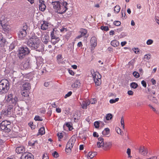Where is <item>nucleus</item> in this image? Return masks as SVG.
Listing matches in <instances>:
<instances>
[{
    "instance_id": "obj_1",
    "label": "nucleus",
    "mask_w": 159,
    "mask_h": 159,
    "mask_svg": "<svg viewBox=\"0 0 159 159\" xmlns=\"http://www.w3.org/2000/svg\"><path fill=\"white\" fill-rule=\"evenodd\" d=\"M27 44L32 49H35L39 52L44 50V45L41 43L39 38L35 35L32 36L29 39Z\"/></svg>"
},
{
    "instance_id": "obj_2",
    "label": "nucleus",
    "mask_w": 159,
    "mask_h": 159,
    "mask_svg": "<svg viewBox=\"0 0 159 159\" xmlns=\"http://www.w3.org/2000/svg\"><path fill=\"white\" fill-rule=\"evenodd\" d=\"M52 4L53 8L58 13H64L68 9L67 7L68 3L66 2H64L62 3H60L59 1L52 2Z\"/></svg>"
},
{
    "instance_id": "obj_3",
    "label": "nucleus",
    "mask_w": 159,
    "mask_h": 159,
    "mask_svg": "<svg viewBox=\"0 0 159 159\" xmlns=\"http://www.w3.org/2000/svg\"><path fill=\"white\" fill-rule=\"evenodd\" d=\"M9 84L8 80L3 79L0 82V93L7 92L9 89Z\"/></svg>"
},
{
    "instance_id": "obj_4",
    "label": "nucleus",
    "mask_w": 159,
    "mask_h": 159,
    "mask_svg": "<svg viewBox=\"0 0 159 159\" xmlns=\"http://www.w3.org/2000/svg\"><path fill=\"white\" fill-rule=\"evenodd\" d=\"M91 72L96 85H100L101 84V75L98 72L95 71L93 69L91 70Z\"/></svg>"
},
{
    "instance_id": "obj_5",
    "label": "nucleus",
    "mask_w": 159,
    "mask_h": 159,
    "mask_svg": "<svg viewBox=\"0 0 159 159\" xmlns=\"http://www.w3.org/2000/svg\"><path fill=\"white\" fill-rule=\"evenodd\" d=\"M6 101L9 103L16 105L17 103L18 98L16 96L11 93L6 97Z\"/></svg>"
},
{
    "instance_id": "obj_6",
    "label": "nucleus",
    "mask_w": 159,
    "mask_h": 159,
    "mask_svg": "<svg viewBox=\"0 0 159 159\" xmlns=\"http://www.w3.org/2000/svg\"><path fill=\"white\" fill-rule=\"evenodd\" d=\"M30 53V50L27 47H22L19 48L18 51V56L20 59L24 58L26 55Z\"/></svg>"
},
{
    "instance_id": "obj_7",
    "label": "nucleus",
    "mask_w": 159,
    "mask_h": 159,
    "mask_svg": "<svg viewBox=\"0 0 159 159\" xmlns=\"http://www.w3.org/2000/svg\"><path fill=\"white\" fill-rule=\"evenodd\" d=\"M10 124L11 122L10 121L7 120H3L0 124V129L9 131L10 130L9 128Z\"/></svg>"
},
{
    "instance_id": "obj_8",
    "label": "nucleus",
    "mask_w": 159,
    "mask_h": 159,
    "mask_svg": "<svg viewBox=\"0 0 159 159\" xmlns=\"http://www.w3.org/2000/svg\"><path fill=\"white\" fill-rule=\"evenodd\" d=\"M75 142V140L71 138L68 142L66 148V152L68 154L70 153L71 152V149L73 148Z\"/></svg>"
},
{
    "instance_id": "obj_9",
    "label": "nucleus",
    "mask_w": 159,
    "mask_h": 159,
    "mask_svg": "<svg viewBox=\"0 0 159 159\" xmlns=\"http://www.w3.org/2000/svg\"><path fill=\"white\" fill-rule=\"evenodd\" d=\"M12 108L13 106L9 105L7 107V109L2 110L1 113L2 116H0V119L2 118L3 115L6 116H11L13 111Z\"/></svg>"
},
{
    "instance_id": "obj_10",
    "label": "nucleus",
    "mask_w": 159,
    "mask_h": 159,
    "mask_svg": "<svg viewBox=\"0 0 159 159\" xmlns=\"http://www.w3.org/2000/svg\"><path fill=\"white\" fill-rule=\"evenodd\" d=\"M27 29L26 25H24L23 28H21L18 33V37L20 39H24L26 36L27 32L26 30Z\"/></svg>"
},
{
    "instance_id": "obj_11",
    "label": "nucleus",
    "mask_w": 159,
    "mask_h": 159,
    "mask_svg": "<svg viewBox=\"0 0 159 159\" xmlns=\"http://www.w3.org/2000/svg\"><path fill=\"white\" fill-rule=\"evenodd\" d=\"M112 146V143L110 141L105 142L104 145L102 147L103 150L105 151H108L110 150Z\"/></svg>"
},
{
    "instance_id": "obj_12",
    "label": "nucleus",
    "mask_w": 159,
    "mask_h": 159,
    "mask_svg": "<svg viewBox=\"0 0 159 159\" xmlns=\"http://www.w3.org/2000/svg\"><path fill=\"white\" fill-rule=\"evenodd\" d=\"M52 25L49 23L45 21H43V23L41 24V29L43 30H48L52 27Z\"/></svg>"
},
{
    "instance_id": "obj_13",
    "label": "nucleus",
    "mask_w": 159,
    "mask_h": 159,
    "mask_svg": "<svg viewBox=\"0 0 159 159\" xmlns=\"http://www.w3.org/2000/svg\"><path fill=\"white\" fill-rule=\"evenodd\" d=\"M148 148L144 146H141L139 148V153L143 156L147 155L148 153Z\"/></svg>"
},
{
    "instance_id": "obj_14",
    "label": "nucleus",
    "mask_w": 159,
    "mask_h": 159,
    "mask_svg": "<svg viewBox=\"0 0 159 159\" xmlns=\"http://www.w3.org/2000/svg\"><path fill=\"white\" fill-rule=\"evenodd\" d=\"M29 145L32 146L33 148L35 149H37L39 146V144L37 140L33 141L31 140L29 142Z\"/></svg>"
},
{
    "instance_id": "obj_15",
    "label": "nucleus",
    "mask_w": 159,
    "mask_h": 159,
    "mask_svg": "<svg viewBox=\"0 0 159 159\" xmlns=\"http://www.w3.org/2000/svg\"><path fill=\"white\" fill-rule=\"evenodd\" d=\"M87 32L88 31L86 29L83 28L80 29L79 31V33L80 34L77 36L76 37V39H79L84 36L85 37H86V36L85 35L87 34ZM88 36H87V37Z\"/></svg>"
},
{
    "instance_id": "obj_16",
    "label": "nucleus",
    "mask_w": 159,
    "mask_h": 159,
    "mask_svg": "<svg viewBox=\"0 0 159 159\" xmlns=\"http://www.w3.org/2000/svg\"><path fill=\"white\" fill-rule=\"evenodd\" d=\"M90 46L91 48H95L97 45V41L95 36L92 37L90 41Z\"/></svg>"
},
{
    "instance_id": "obj_17",
    "label": "nucleus",
    "mask_w": 159,
    "mask_h": 159,
    "mask_svg": "<svg viewBox=\"0 0 159 159\" xmlns=\"http://www.w3.org/2000/svg\"><path fill=\"white\" fill-rule=\"evenodd\" d=\"M80 103L81 106L82 108L84 109H86L87 106L89 105L90 102L88 100H84L80 99Z\"/></svg>"
},
{
    "instance_id": "obj_18",
    "label": "nucleus",
    "mask_w": 159,
    "mask_h": 159,
    "mask_svg": "<svg viewBox=\"0 0 159 159\" xmlns=\"http://www.w3.org/2000/svg\"><path fill=\"white\" fill-rule=\"evenodd\" d=\"M39 9L42 11H44L46 9V6L43 0H39Z\"/></svg>"
},
{
    "instance_id": "obj_19",
    "label": "nucleus",
    "mask_w": 159,
    "mask_h": 159,
    "mask_svg": "<svg viewBox=\"0 0 159 159\" xmlns=\"http://www.w3.org/2000/svg\"><path fill=\"white\" fill-rule=\"evenodd\" d=\"M98 141L97 143V146L98 148H102L103 145H104L105 142L104 139L102 137H100L98 139Z\"/></svg>"
},
{
    "instance_id": "obj_20",
    "label": "nucleus",
    "mask_w": 159,
    "mask_h": 159,
    "mask_svg": "<svg viewBox=\"0 0 159 159\" xmlns=\"http://www.w3.org/2000/svg\"><path fill=\"white\" fill-rule=\"evenodd\" d=\"M6 42V39L3 37L2 34L0 33V45L1 47H4Z\"/></svg>"
},
{
    "instance_id": "obj_21",
    "label": "nucleus",
    "mask_w": 159,
    "mask_h": 159,
    "mask_svg": "<svg viewBox=\"0 0 159 159\" xmlns=\"http://www.w3.org/2000/svg\"><path fill=\"white\" fill-rule=\"evenodd\" d=\"M42 40L45 44H47L49 40V36L47 35H42Z\"/></svg>"
},
{
    "instance_id": "obj_22",
    "label": "nucleus",
    "mask_w": 159,
    "mask_h": 159,
    "mask_svg": "<svg viewBox=\"0 0 159 159\" xmlns=\"http://www.w3.org/2000/svg\"><path fill=\"white\" fill-rule=\"evenodd\" d=\"M7 19L4 16H2L0 17V24L1 25L7 24Z\"/></svg>"
},
{
    "instance_id": "obj_23",
    "label": "nucleus",
    "mask_w": 159,
    "mask_h": 159,
    "mask_svg": "<svg viewBox=\"0 0 159 159\" xmlns=\"http://www.w3.org/2000/svg\"><path fill=\"white\" fill-rule=\"evenodd\" d=\"M30 84L28 82L25 83L22 85V89L26 90L29 91L30 90Z\"/></svg>"
},
{
    "instance_id": "obj_24",
    "label": "nucleus",
    "mask_w": 159,
    "mask_h": 159,
    "mask_svg": "<svg viewBox=\"0 0 159 159\" xmlns=\"http://www.w3.org/2000/svg\"><path fill=\"white\" fill-rule=\"evenodd\" d=\"M16 152L18 153H23L25 152V149L23 146H20L16 148Z\"/></svg>"
},
{
    "instance_id": "obj_25",
    "label": "nucleus",
    "mask_w": 159,
    "mask_h": 159,
    "mask_svg": "<svg viewBox=\"0 0 159 159\" xmlns=\"http://www.w3.org/2000/svg\"><path fill=\"white\" fill-rule=\"evenodd\" d=\"M110 132V130L108 128H106L102 132V134L106 136H109Z\"/></svg>"
},
{
    "instance_id": "obj_26",
    "label": "nucleus",
    "mask_w": 159,
    "mask_h": 159,
    "mask_svg": "<svg viewBox=\"0 0 159 159\" xmlns=\"http://www.w3.org/2000/svg\"><path fill=\"white\" fill-rule=\"evenodd\" d=\"M97 155V152H89L87 154V157L88 159H92L95 156Z\"/></svg>"
},
{
    "instance_id": "obj_27",
    "label": "nucleus",
    "mask_w": 159,
    "mask_h": 159,
    "mask_svg": "<svg viewBox=\"0 0 159 159\" xmlns=\"http://www.w3.org/2000/svg\"><path fill=\"white\" fill-rule=\"evenodd\" d=\"M64 130H66V129L68 128L69 130L71 131L73 129V127L71 125L70 123L68 122L66 124L63 126Z\"/></svg>"
},
{
    "instance_id": "obj_28",
    "label": "nucleus",
    "mask_w": 159,
    "mask_h": 159,
    "mask_svg": "<svg viewBox=\"0 0 159 159\" xmlns=\"http://www.w3.org/2000/svg\"><path fill=\"white\" fill-rule=\"evenodd\" d=\"M57 34L56 30H55V29H54L52 32L51 33V39H60L59 38L57 37L56 34Z\"/></svg>"
},
{
    "instance_id": "obj_29",
    "label": "nucleus",
    "mask_w": 159,
    "mask_h": 159,
    "mask_svg": "<svg viewBox=\"0 0 159 159\" xmlns=\"http://www.w3.org/2000/svg\"><path fill=\"white\" fill-rule=\"evenodd\" d=\"M111 44L112 46L115 47L118 46L120 44L119 41L116 40H113L112 41Z\"/></svg>"
},
{
    "instance_id": "obj_30",
    "label": "nucleus",
    "mask_w": 159,
    "mask_h": 159,
    "mask_svg": "<svg viewBox=\"0 0 159 159\" xmlns=\"http://www.w3.org/2000/svg\"><path fill=\"white\" fill-rule=\"evenodd\" d=\"M80 83L79 80H76L75 82L72 84L71 87L73 88H78L80 87Z\"/></svg>"
},
{
    "instance_id": "obj_31",
    "label": "nucleus",
    "mask_w": 159,
    "mask_h": 159,
    "mask_svg": "<svg viewBox=\"0 0 159 159\" xmlns=\"http://www.w3.org/2000/svg\"><path fill=\"white\" fill-rule=\"evenodd\" d=\"M1 26L3 30L5 31H9L10 30L9 26L7 25L6 24L2 25H1Z\"/></svg>"
},
{
    "instance_id": "obj_32",
    "label": "nucleus",
    "mask_w": 159,
    "mask_h": 159,
    "mask_svg": "<svg viewBox=\"0 0 159 159\" xmlns=\"http://www.w3.org/2000/svg\"><path fill=\"white\" fill-rule=\"evenodd\" d=\"M29 90L22 89L21 94L22 96L26 97L29 96Z\"/></svg>"
},
{
    "instance_id": "obj_33",
    "label": "nucleus",
    "mask_w": 159,
    "mask_h": 159,
    "mask_svg": "<svg viewBox=\"0 0 159 159\" xmlns=\"http://www.w3.org/2000/svg\"><path fill=\"white\" fill-rule=\"evenodd\" d=\"M26 159H34V156L31 153L25 154Z\"/></svg>"
},
{
    "instance_id": "obj_34",
    "label": "nucleus",
    "mask_w": 159,
    "mask_h": 159,
    "mask_svg": "<svg viewBox=\"0 0 159 159\" xmlns=\"http://www.w3.org/2000/svg\"><path fill=\"white\" fill-rule=\"evenodd\" d=\"M120 7L119 5H116L114 8V11L116 13H118L120 11Z\"/></svg>"
},
{
    "instance_id": "obj_35",
    "label": "nucleus",
    "mask_w": 159,
    "mask_h": 159,
    "mask_svg": "<svg viewBox=\"0 0 159 159\" xmlns=\"http://www.w3.org/2000/svg\"><path fill=\"white\" fill-rule=\"evenodd\" d=\"M45 133V129L44 127H41L39 130V134L43 135Z\"/></svg>"
},
{
    "instance_id": "obj_36",
    "label": "nucleus",
    "mask_w": 159,
    "mask_h": 159,
    "mask_svg": "<svg viewBox=\"0 0 159 159\" xmlns=\"http://www.w3.org/2000/svg\"><path fill=\"white\" fill-rule=\"evenodd\" d=\"M148 98L149 100L152 101L153 102H156V98L152 96L151 95H148Z\"/></svg>"
},
{
    "instance_id": "obj_37",
    "label": "nucleus",
    "mask_w": 159,
    "mask_h": 159,
    "mask_svg": "<svg viewBox=\"0 0 159 159\" xmlns=\"http://www.w3.org/2000/svg\"><path fill=\"white\" fill-rule=\"evenodd\" d=\"M130 86L131 88L135 89L138 87V84L135 82H132L131 83Z\"/></svg>"
},
{
    "instance_id": "obj_38",
    "label": "nucleus",
    "mask_w": 159,
    "mask_h": 159,
    "mask_svg": "<svg viewBox=\"0 0 159 159\" xmlns=\"http://www.w3.org/2000/svg\"><path fill=\"white\" fill-rule=\"evenodd\" d=\"M112 115L111 114L108 113L106 115V118L107 120H109L112 119Z\"/></svg>"
},
{
    "instance_id": "obj_39",
    "label": "nucleus",
    "mask_w": 159,
    "mask_h": 159,
    "mask_svg": "<svg viewBox=\"0 0 159 159\" xmlns=\"http://www.w3.org/2000/svg\"><path fill=\"white\" fill-rule=\"evenodd\" d=\"M51 39V42L53 44L55 45L56 43H58L60 40V39Z\"/></svg>"
},
{
    "instance_id": "obj_40",
    "label": "nucleus",
    "mask_w": 159,
    "mask_h": 159,
    "mask_svg": "<svg viewBox=\"0 0 159 159\" xmlns=\"http://www.w3.org/2000/svg\"><path fill=\"white\" fill-rule=\"evenodd\" d=\"M57 60L58 62H60L61 60L63 59L62 56L61 54H59L57 57Z\"/></svg>"
},
{
    "instance_id": "obj_41",
    "label": "nucleus",
    "mask_w": 159,
    "mask_h": 159,
    "mask_svg": "<svg viewBox=\"0 0 159 159\" xmlns=\"http://www.w3.org/2000/svg\"><path fill=\"white\" fill-rule=\"evenodd\" d=\"M57 136L58 138V140L61 141V139H62L63 137L62 133H58L57 134Z\"/></svg>"
},
{
    "instance_id": "obj_42",
    "label": "nucleus",
    "mask_w": 159,
    "mask_h": 159,
    "mask_svg": "<svg viewBox=\"0 0 159 159\" xmlns=\"http://www.w3.org/2000/svg\"><path fill=\"white\" fill-rule=\"evenodd\" d=\"M119 100V98H116L115 99H111L110 100V102L111 103H113L118 102Z\"/></svg>"
},
{
    "instance_id": "obj_43",
    "label": "nucleus",
    "mask_w": 159,
    "mask_h": 159,
    "mask_svg": "<svg viewBox=\"0 0 159 159\" xmlns=\"http://www.w3.org/2000/svg\"><path fill=\"white\" fill-rule=\"evenodd\" d=\"M149 106L150 107V109H152V111L156 114H158L159 113L158 111L157 110H156L155 108L152 107V106L150 105H149Z\"/></svg>"
},
{
    "instance_id": "obj_44",
    "label": "nucleus",
    "mask_w": 159,
    "mask_h": 159,
    "mask_svg": "<svg viewBox=\"0 0 159 159\" xmlns=\"http://www.w3.org/2000/svg\"><path fill=\"white\" fill-rule=\"evenodd\" d=\"M52 156L55 158H57L59 157V154L56 151H54L52 153Z\"/></svg>"
},
{
    "instance_id": "obj_45",
    "label": "nucleus",
    "mask_w": 159,
    "mask_h": 159,
    "mask_svg": "<svg viewBox=\"0 0 159 159\" xmlns=\"http://www.w3.org/2000/svg\"><path fill=\"white\" fill-rule=\"evenodd\" d=\"M90 103L91 104H95L97 102V100L95 98H93L90 99L89 101Z\"/></svg>"
},
{
    "instance_id": "obj_46",
    "label": "nucleus",
    "mask_w": 159,
    "mask_h": 159,
    "mask_svg": "<svg viewBox=\"0 0 159 159\" xmlns=\"http://www.w3.org/2000/svg\"><path fill=\"white\" fill-rule=\"evenodd\" d=\"M121 127L124 129L125 128V125H124V119L123 117H122L121 118Z\"/></svg>"
},
{
    "instance_id": "obj_47",
    "label": "nucleus",
    "mask_w": 159,
    "mask_h": 159,
    "mask_svg": "<svg viewBox=\"0 0 159 159\" xmlns=\"http://www.w3.org/2000/svg\"><path fill=\"white\" fill-rule=\"evenodd\" d=\"M101 29L102 30L105 31H107L109 30L108 27L107 26H101Z\"/></svg>"
},
{
    "instance_id": "obj_48",
    "label": "nucleus",
    "mask_w": 159,
    "mask_h": 159,
    "mask_svg": "<svg viewBox=\"0 0 159 159\" xmlns=\"http://www.w3.org/2000/svg\"><path fill=\"white\" fill-rule=\"evenodd\" d=\"M151 56V54H146L144 55V58L146 60H148L150 59Z\"/></svg>"
},
{
    "instance_id": "obj_49",
    "label": "nucleus",
    "mask_w": 159,
    "mask_h": 159,
    "mask_svg": "<svg viewBox=\"0 0 159 159\" xmlns=\"http://www.w3.org/2000/svg\"><path fill=\"white\" fill-rule=\"evenodd\" d=\"M121 14L122 16V18L123 19H125L126 18V15L124 11L123 10H121Z\"/></svg>"
},
{
    "instance_id": "obj_50",
    "label": "nucleus",
    "mask_w": 159,
    "mask_h": 159,
    "mask_svg": "<svg viewBox=\"0 0 159 159\" xmlns=\"http://www.w3.org/2000/svg\"><path fill=\"white\" fill-rule=\"evenodd\" d=\"M34 119L35 120L42 121L43 120V119L41 117L38 116H36Z\"/></svg>"
},
{
    "instance_id": "obj_51",
    "label": "nucleus",
    "mask_w": 159,
    "mask_h": 159,
    "mask_svg": "<svg viewBox=\"0 0 159 159\" xmlns=\"http://www.w3.org/2000/svg\"><path fill=\"white\" fill-rule=\"evenodd\" d=\"M126 153L128 155V157L131 158L132 157L131 156V150L129 148H128L127 149Z\"/></svg>"
},
{
    "instance_id": "obj_52",
    "label": "nucleus",
    "mask_w": 159,
    "mask_h": 159,
    "mask_svg": "<svg viewBox=\"0 0 159 159\" xmlns=\"http://www.w3.org/2000/svg\"><path fill=\"white\" fill-rule=\"evenodd\" d=\"M133 74L134 75V76L136 78H138L139 77V74L136 72H134Z\"/></svg>"
},
{
    "instance_id": "obj_53",
    "label": "nucleus",
    "mask_w": 159,
    "mask_h": 159,
    "mask_svg": "<svg viewBox=\"0 0 159 159\" xmlns=\"http://www.w3.org/2000/svg\"><path fill=\"white\" fill-rule=\"evenodd\" d=\"M153 42V41L151 39L148 40L147 42L146 43L148 45H150L152 44Z\"/></svg>"
},
{
    "instance_id": "obj_54",
    "label": "nucleus",
    "mask_w": 159,
    "mask_h": 159,
    "mask_svg": "<svg viewBox=\"0 0 159 159\" xmlns=\"http://www.w3.org/2000/svg\"><path fill=\"white\" fill-rule=\"evenodd\" d=\"M113 24L116 26H118L120 25L121 22L119 21H115L113 22Z\"/></svg>"
},
{
    "instance_id": "obj_55",
    "label": "nucleus",
    "mask_w": 159,
    "mask_h": 159,
    "mask_svg": "<svg viewBox=\"0 0 159 159\" xmlns=\"http://www.w3.org/2000/svg\"><path fill=\"white\" fill-rule=\"evenodd\" d=\"M134 53L136 54H138L139 53V49L138 48H134L132 49Z\"/></svg>"
},
{
    "instance_id": "obj_56",
    "label": "nucleus",
    "mask_w": 159,
    "mask_h": 159,
    "mask_svg": "<svg viewBox=\"0 0 159 159\" xmlns=\"http://www.w3.org/2000/svg\"><path fill=\"white\" fill-rule=\"evenodd\" d=\"M116 131L117 133L120 134H121V129L119 127H116Z\"/></svg>"
},
{
    "instance_id": "obj_57",
    "label": "nucleus",
    "mask_w": 159,
    "mask_h": 159,
    "mask_svg": "<svg viewBox=\"0 0 159 159\" xmlns=\"http://www.w3.org/2000/svg\"><path fill=\"white\" fill-rule=\"evenodd\" d=\"M99 122L98 121H96L94 123V126L96 128H98L99 127Z\"/></svg>"
},
{
    "instance_id": "obj_58",
    "label": "nucleus",
    "mask_w": 159,
    "mask_h": 159,
    "mask_svg": "<svg viewBox=\"0 0 159 159\" xmlns=\"http://www.w3.org/2000/svg\"><path fill=\"white\" fill-rule=\"evenodd\" d=\"M42 159H49V157L47 153H44Z\"/></svg>"
},
{
    "instance_id": "obj_59",
    "label": "nucleus",
    "mask_w": 159,
    "mask_h": 159,
    "mask_svg": "<svg viewBox=\"0 0 159 159\" xmlns=\"http://www.w3.org/2000/svg\"><path fill=\"white\" fill-rule=\"evenodd\" d=\"M72 94V92L71 91L69 92L67 94H66L65 96V98H66L68 97H70Z\"/></svg>"
},
{
    "instance_id": "obj_60",
    "label": "nucleus",
    "mask_w": 159,
    "mask_h": 159,
    "mask_svg": "<svg viewBox=\"0 0 159 159\" xmlns=\"http://www.w3.org/2000/svg\"><path fill=\"white\" fill-rule=\"evenodd\" d=\"M142 104L141 102H137L136 106L137 107H140L142 106Z\"/></svg>"
},
{
    "instance_id": "obj_61",
    "label": "nucleus",
    "mask_w": 159,
    "mask_h": 159,
    "mask_svg": "<svg viewBox=\"0 0 159 159\" xmlns=\"http://www.w3.org/2000/svg\"><path fill=\"white\" fill-rule=\"evenodd\" d=\"M141 84H142V85L145 88H146V87L147 84L146 82L145 81H142L141 82Z\"/></svg>"
},
{
    "instance_id": "obj_62",
    "label": "nucleus",
    "mask_w": 159,
    "mask_h": 159,
    "mask_svg": "<svg viewBox=\"0 0 159 159\" xmlns=\"http://www.w3.org/2000/svg\"><path fill=\"white\" fill-rule=\"evenodd\" d=\"M68 72L69 74L72 75H74L75 74L74 72L71 70L69 69Z\"/></svg>"
},
{
    "instance_id": "obj_63",
    "label": "nucleus",
    "mask_w": 159,
    "mask_h": 159,
    "mask_svg": "<svg viewBox=\"0 0 159 159\" xmlns=\"http://www.w3.org/2000/svg\"><path fill=\"white\" fill-rule=\"evenodd\" d=\"M15 45L14 43H11L10 46V48L11 49H13L15 48Z\"/></svg>"
},
{
    "instance_id": "obj_64",
    "label": "nucleus",
    "mask_w": 159,
    "mask_h": 159,
    "mask_svg": "<svg viewBox=\"0 0 159 159\" xmlns=\"http://www.w3.org/2000/svg\"><path fill=\"white\" fill-rule=\"evenodd\" d=\"M155 19L157 23L159 25V17L156 16Z\"/></svg>"
}]
</instances>
